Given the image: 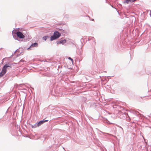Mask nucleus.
Masks as SVG:
<instances>
[{
	"mask_svg": "<svg viewBox=\"0 0 151 151\" xmlns=\"http://www.w3.org/2000/svg\"><path fill=\"white\" fill-rule=\"evenodd\" d=\"M61 34L58 32L56 31L54 32L53 35L50 37V40H53L55 39L58 38L60 36Z\"/></svg>",
	"mask_w": 151,
	"mask_h": 151,
	"instance_id": "obj_1",
	"label": "nucleus"
},
{
	"mask_svg": "<svg viewBox=\"0 0 151 151\" xmlns=\"http://www.w3.org/2000/svg\"><path fill=\"white\" fill-rule=\"evenodd\" d=\"M68 59H69V60H71V61H72V63L73 62V60L71 58L69 57L68 58Z\"/></svg>",
	"mask_w": 151,
	"mask_h": 151,
	"instance_id": "obj_8",
	"label": "nucleus"
},
{
	"mask_svg": "<svg viewBox=\"0 0 151 151\" xmlns=\"http://www.w3.org/2000/svg\"><path fill=\"white\" fill-rule=\"evenodd\" d=\"M16 34L17 36L20 38L22 39L24 37V36L23 35V34L20 32H17Z\"/></svg>",
	"mask_w": 151,
	"mask_h": 151,
	"instance_id": "obj_4",
	"label": "nucleus"
},
{
	"mask_svg": "<svg viewBox=\"0 0 151 151\" xmlns=\"http://www.w3.org/2000/svg\"><path fill=\"white\" fill-rule=\"evenodd\" d=\"M37 45L38 44L37 43L35 42L34 43H33L31 45V46L29 48H27V50H28L29 49H31V48L32 47H37Z\"/></svg>",
	"mask_w": 151,
	"mask_h": 151,
	"instance_id": "obj_5",
	"label": "nucleus"
},
{
	"mask_svg": "<svg viewBox=\"0 0 151 151\" xmlns=\"http://www.w3.org/2000/svg\"><path fill=\"white\" fill-rule=\"evenodd\" d=\"M48 120H42L40 121L39 122H38L37 123H36L34 125H32V128H35L37 127H39L41 125L43 124L44 122H47L48 121Z\"/></svg>",
	"mask_w": 151,
	"mask_h": 151,
	"instance_id": "obj_3",
	"label": "nucleus"
},
{
	"mask_svg": "<svg viewBox=\"0 0 151 151\" xmlns=\"http://www.w3.org/2000/svg\"><path fill=\"white\" fill-rule=\"evenodd\" d=\"M66 42V40H61L59 41V42H58V44H63Z\"/></svg>",
	"mask_w": 151,
	"mask_h": 151,
	"instance_id": "obj_6",
	"label": "nucleus"
},
{
	"mask_svg": "<svg viewBox=\"0 0 151 151\" xmlns=\"http://www.w3.org/2000/svg\"><path fill=\"white\" fill-rule=\"evenodd\" d=\"M150 151H151V150H150Z\"/></svg>",
	"mask_w": 151,
	"mask_h": 151,
	"instance_id": "obj_9",
	"label": "nucleus"
},
{
	"mask_svg": "<svg viewBox=\"0 0 151 151\" xmlns=\"http://www.w3.org/2000/svg\"><path fill=\"white\" fill-rule=\"evenodd\" d=\"M48 37V36H45L43 37V39L45 40H46L47 39V38Z\"/></svg>",
	"mask_w": 151,
	"mask_h": 151,
	"instance_id": "obj_7",
	"label": "nucleus"
},
{
	"mask_svg": "<svg viewBox=\"0 0 151 151\" xmlns=\"http://www.w3.org/2000/svg\"><path fill=\"white\" fill-rule=\"evenodd\" d=\"M8 64L5 65L2 68L1 72L0 73V77H1L4 75L6 72V68L7 67H10Z\"/></svg>",
	"mask_w": 151,
	"mask_h": 151,
	"instance_id": "obj_2",
	"label": "nucleus"
}]
</instances>
